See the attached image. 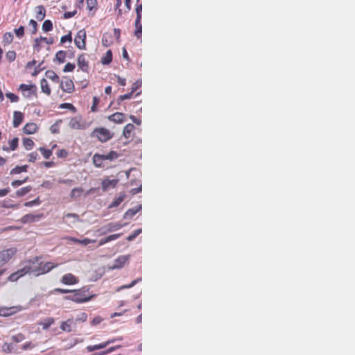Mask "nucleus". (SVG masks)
<instances>
[{"label":"nucleus","instance_id":"nucleus-11","mask_svg":"<svg viewBox=\"0 0 355 355\" xmlns=\"http://www.w3.org/2000/svg\"><path fill=\"white\" fill-rule=\"evenodd\" d=\"M130 259V255H121L117 257L114 261V263L112 266V269H119L122 268L125 266L126 263L128 262Z\"/></svg>","mask_w":355,"mask_h":355},{"label":"nucleus","instance_id":"nucleus-32","mask_svg":"<svg viewBox=\"0 0 355 355\" xmlns=\"http://www.w3.org/2000/svg\"><path fill=\"white\" fill-rule=\"evenodd\" d=\"M22 143L26 150H31L34 147V142L32 139L24 138Z\"/></svg>","mask_w":355,"mask_h":355},{"label":"nucleus","instance_id":"nucleus-63","mask_svg":"<svg viewBox=\"0 0 355 355\" xmlns=\"http://www.w3.org/2000/svg\"><path fill=\"white\" fill-rule=\"evenodd\" d=\"M77 13V11H73V12H66L63 14V18L65 19H70V17H73Z\"/></svg>","mask_w":355,"mask_h":355},{"label":"nucleus","instance_id":"nucleus-8","mask_svg":"<svg viewBox=\"0 0 355 355\" xmlns=\"http://www.w3.org/2000/svg\"><path fill=\"white\" fill-rule=\"evenodd\" d=\"M19 90L26 98H31L32 95L37 94V87L34 84L27 85L22 83L19 85Z\"/></svg>","mask_w":355,"mask_h":355},{"label":"nucleus","instance_id":"nucleus-38","mask_svg":"<svg viewBox=\"0 0 355 355\" xmlns=\"http://www.w3.org/2000/svg\"><path fill=\"white\" fill-rule=\"evenodd\" d=\"M42 36L40 37H36L33 41V49L37 51H40L42 48Z\"/></svg>","mask_w":355,"mask_h":355},{"label":"nucleus","instance_id":"nucleus-57","mask_svg":"<svg viewBox=\"0 0 355 355\" xmlns=\"http://www.w3.org/2000/svg\"><path fill=\"white\" fill-rule=\"evenodd\" d=\"M99 102V99L98 97L93 98V105L91 107V111L93 112H97V106Z\"/></svg>","mask_w":355,"mask_h":355},{"label":"nucleus","instance_id":"nucleus-29","mask_svg":"<svg viewBox=\"0 0 355 355\" xmlns=\"http://www.w3.org/2000/svg\"><path fill=\"white\" fill-rule=\"evenodd\" d=\"M105 161L104 155L95 154L93 157V162L96 166L101 167L103 162Z\"/></svg>","mask_w":355,"mask_h":355},{"label":"nucleus","instance_id":"nucleus-62","mask_svg":"<svg viewBox=\"0 0 355 355\" xmlns=\"http://www.w3.org/2000/svg\"><path fill=\"white\" fill-rule=\"evenodd\" d=\"M29 26H31L33 28L32 32H33V34H35V33H36V31H37V22L34 19H31L29 21Z\"/></svg>","mask_w":355,"mask_h":355},{"label":"nucleus","instance_id":"nucleus-17","mask_svg":"<svg viewBox=\"0 0 355 355\" xmlns=\"http://www.w3.org/2000/svg\"><path fill=\"white\" fill-rule=\"evenodd\" d=\"M37 124L34 122L26 123L23 128L24 132L26 134H33L38 130Z\"/></svg>","mask_w":355,"mask_h":355},{"label":"nucleus","instance_id":"nucleus-28","mask_svg":"<svg viewBox=\"0 0 355 355\" xmlns=\"http://www.w3.org/2000/svg\"><path fill=\"white\" fill-rule=\"evenodd\" d=\"M13 41V35L12 32H6L3 37L2 43L4 46L9 45Z\"/></svg>","mask_w":355,"mask_h":355},{"label":"nucleus","instance_id":"nucleus-24","mask_svg":"<svg viewBox=\"0 0 355 355\" xmlns=\"http://www.w3.org/2000/svg\"><path fill=\"white\" fill-rule=\"evenodd\" d=\"M40 88L41 91L45 93L47 95H50L51 93V90L48 84V81L46 78H42L40 80Z\"/></svg>","mask_w":355,"mask_h":355},{"label":"nucleus","instance_id":"nucleus-56","mask_svg":"<svg viewBox=\"0 0 355 355\" xmlns=\"http://www.w3.org/2000/svg\"><path fill=\"white\" fill-rule=\"evenodd\" d=\"M76 68V65L74 64H71V62H68L64 67L63 71L64 73H67V71H72Z\"/></svg>","mask_w":355,"mask_h":355},{"label":"nucleus","instance_id":"nucleus-23","mask_svg":"<svg viewBox=\"0 0 355 355\" xmlns=\"http://www.w3.org/2000/svg\"><path fill=\"white\" fill-rule=\"evenodd\" d=\"M141 19H136L135 21L134 35L137 38H141L142 34Z\"/></svg>","mask_w":355,"mask_h":355},{"label":"nucleus","instance_id":"nucleus-49","mask_svg":"<svg viewBox=\"0 0 355 355\" xmlns=\"http://www.w3.org/2000/svg\"><path fill=\"white\" fill-rule=\"evenodd\" d=\"M135 12L137 14L136 19H141L142 4L141 3H136Z\"/></svg>","mask_w":355,"mask_h":355},{"label":"nucleus","instance_id":"nucleus-15","mask_svg":"<svg viewBox=\"0 0 355 355\" xmlns=\"http://www.w3.org/2000/svg\"><path fill=\"white\" fill-rule=\"evenodd\" d=\"M69 128L74 130L84 129L85 125L82 123L80 118L73 117L69 121Z\"/></svg>","mask_w":355,"mask_h":355},{"label":"nucleus","instance_id":"nucleus-50","mask_svg":"<svg viewBox=\"0 0 355 355\" xmlns=\"http://www.w3.org/2000/svg\"><path fill=\"white\" fill-rule=\"evenodd\" d=\"M41 203V200L40 198H37L33 200L26 202L24 206L26 207H33L34 205H40Z\"/></svg>","mask_w":355,"mask_h":355},{"label":"nucleus","instance_id":"nucleus-18","mask_svg":"<svg viewBox=\"0 0 355 355\" xmlns=\"http://www.w3.org/2000/svg\"><path fill=\"white\" fill-rule=\"evenodd\" d=\"M108 119L114 123H121L125 121V115L123 113L116 112L110 115Z\"/></svg>","mask_w":355,"mask_h":355},{"label":"nucleus","instance_id":"nucleus-39","mask_svg":"<svg viewBox=\"0 0 355 355\" xmlns=\"http://www.w3.org/2000/svg\"><path fill=\"white\" fill-rule=\"evenodd\" d=\"M102 43L105 46H109L112 44V36L110 34L105 33L102 37Z\"/></svg>","mask_w":355,"mask_h":355},{"label":"nucleus","instance_id":"nucleus-27","mask_svg":"<svg viewBox=\"0 0 355 355\" xmlns=\"http://www.w3.org/2000/svg\"><path fill=\"white\" fill-rule=\"evenodd\" d=\"M72 319H68L62 322L60 324V329L62 331L70 332L71 331Z\"/></svg>","mask_w":355,"mask_h":355},{"label":"nucleus","instance_id":"nucleus-34","mask_svg":"<svg viewBox=\"0 0 355 355\" xmlns=\"http://www.w3.org/2000/svg\"><path fill=\"white\" fill-rule=\"evenodd\" d=\"M112 59V51L109 50L105 53V56L101 59V62L103 64H109L111 62Z\"/></svg>","mask_w":355,"mask_h":355},{"label":"nucleus","instance_id":"nucleus-53","mask_svg":"<svg viewBox=\"0 0 355 355\" xmlns=\"http://www.w3.org/2000/svg\"><path fill=\"white\" fill-rule=\"evenodd\" d=\"M141 232V229H138L135 230L130 236H128L126 239L128 241H132L135 239L137 236H139V234Z\"/></svg>","mask_w":355,"mask_h":355},{"label":"nucleus","instance_id":"nucleus-55","mask_svg":"<svg viewBox=\"0 0 355 355\" xmlns=\"http://www.w3.org/2000/svg\"><path fill=\"white\" fill-rule=\"evenodd\" d=\"M68 154V152L66 150H64V148L58 150L56 153V155L58 158H66Z\"/></svg>","mask_w":355,"mask_h":355},{"label":"nucleus","instance_id":"nucleus-59","mask_svg":"<svg viewBox=\"0 0 355 355\" xmlns=\"http://www.w3.org/2000/svg\"><path fill=\"white\" fill-rule=\"evenodd\" d=\"M34 347H35V345L33 344V343L31 342V341H28V342L25 343L21 346V349H24V350H27V349H33Z\"/></svg>","mask_w":355,"mask_h":355},{"label":"nucleus","instance_id":"nucleus-64","mask_svg":"<svg viewBox=\"0 0 355 355\" xmlns=\"http://www.w3.org/2000/svg\"><path fill=\"white\" fill-rule=\"evenodd\" d=\"M121 235H122L121 233H118L117 234H112V235L107 236L106 240H107V242H110L112 240L119 239Z\"/></svg>","mask_w":355,"mask_h":355},{"label":"nucleus","instance_id":"nucleus-21","mask_svg":"<svg viewBox=\"0 0 355 355\" xmlns=\"http://www.w3.org/2000/svg\"><path fill=\"white\" fill-rule=\"evenodd\" d=\"M45 76L47 78L50 79L55 83H60V77L56 73V72L52 69H48L45 73Z\"/></svg>","mask_w":355,"mask_h":355},{"label":"nucleus","instance_id":"nucleus-14","mask_svg":"<svg viewBox=\"0 0 355 355\" xmlns=\"http://www.w3.org/2000/svg\"><path fill=\"white\" fill-rule=\"evenodd\" d=\"M78 67L83 71H87L89 67V62L86 60L85 55L84 53L78 55L77 59Z\"/></svg>","mask_w":355,"mask_h":355},{"label":"nucleus","instance_id":"nucleus-26","mask_svg":"<svg viewBox=\"0 0 355 355\" xmlns=\"http://www.w3.org/2000/svg\"><path fill=\"white\" fill-rule=\"evenodd\" d=\"M13 307H0V316H10L15 313Z\"/></svg>","mask_w":355,"mask_h":355},{"label":"nucleus","instance_id":"nucleus-13","mask_svg":"<svg viewBox=\"0 0 355 355\" xmlns=\"http://www.w3.org/2000/svg\"><path fill=\"white\" fill-rule=\"evenodd\" d=\"M118 183V179H111L110 180L109 178H105L101 182L102 189L104 191H106L109 189H111V188L115 187Z\"/></svg>","mask_w":355,"mask_h":355},{"label":"nucleus","instance_id":"nucleus-60","mask_svg":"<svg viewBox=\"0 0 355 355\" xmlns=\"http://www.w3.org/2000/svg\"><path fill=\"white\" fill-rule=\"evenodd\" d=\"M38 158V154L36 152H33L28 155V161L35 162Z\"/></svg>","mask_w":355,"mask_h":355},{"label":"nucleus","instance_id":"nucleus-51","mask_svg":"<svg viewBox=\"0 0 355 355\" xmlns=\"http://www.w3.org/2000/svg\"><path fill=\"white\" fill-rule=\"evenodd\" d=\"M6 97L9 98L12 102H17L19 100L17 94L12 92L6 93Z\"/></svg>","mask_w":355,"mask_h":355},{"label":"nucleus","instance_id":"nucleus-44","mask_svg":"<svg viewBox=\"0 0 355 355\" xmlns=\"http://www.w3.org/2000/svg\"><path fill=\"white\" fill-rule=\"evenodd\" d=\"M26 336L23 333H19L12 336V340L15 343H19L25 340Z\"/></svg>","mask_w":355,"mask_h":355},{"label":"nucleus","instance_id":"nucleus-3","mask_svg":"<svg viewBox=\"0 0 355 355\" xmlns=\"http://www.w3.org/2000/svg\"><path fill=\"white\" fill-rule=\"evenodd\" d=\"M113 136L114 133L105 128H97L90 134L91 137H96L102 143L107 142V141L111 139Z\"/></svg>","mask_w":355,"mask_h":355},{"label":"nucleus","instance_id":"nucleus-41","mask_svg":"<svg viewBox=\"0 0 355 355\" xmlns=\"http://www.w3.org/2000/svg\"><path fill=\"white\" fill-rule=\"evenodd\" d=\"M27 171V166H16L13 168L11 171L10 174H20V173L26 171Z\"/></svg>","mask_w":355,"mask_h":355},{"label":"nucleus","instance_id":"nucleus-25","mask_svg":"<svg viewBox=\"0 0 355 355\" xmlns=\"http://www.w3.org/2000/svg\"><path fill=\"white\" fill-rule=\"evenodd\" d=\"M135 130V126L132 123H128L125 125L123 131V135L125 138H130L132 136V132Z\"/></svg>","mask_w":355,"mask_h":355},{"label":"nucleus","instance_id":"nucleus-54","mask_svg":"<svg viewBox=\"0 0 355 355\" xmlns=\"http://www.w3.org/2000/svg\"><path fill=\"white\" fill-rule=\"evenodd\" d=\"M15 33L17 37L21 38L24 35V28L19 26L18 28L15 29Z\"/></svg>","mask_w":355,"mask_h":355},{"label":"nucleus","instance_id":"nucleus-10","mask_svg":"<svg viewBox=\"0 0 355 355\" xmlns=\"http://www.w3.org/2000/svg\"><path fill=\"white\" fill-rule=\"evenodd\" d=\"M122 338H117L108 340L105 342L101 343L100 344L96 345H89L86 347L88 352H92L94 350L103 349L107 345H110V343H114L116 340H121Z\"/></svg>","mask_w":355,"mask_h":355},{"label":"nucleus","instance_id":"nucleus-4","mask_svg":"<svg viewBox=\"0 0 355 355\" xmlns=\"http://www.w3.org/2000/svg\"><path fill=\"white\" fill-rule=\"evenodd\" d=\"M17 252L15 247L6 248L0 250V268L11 261Z\"/></svg>","mask_w":355,"mask_h":355},{"label":"nucleus","instance_id":"nucleus-43","mask_svg":"<svg viewBox=\"0 0 355 355\" xmlns=\"http://www.w3.org/2000/svg\"><path fill=\"white\" fill-rule=\"evenodd\" d=\"M39 150L42 154L44 157L47 159L50 158L51 155H52V150H47V148L44 147H40Z\"/></svg>","mask_w":355,"mask_h":355},{"label":"nucleus","instance_id":"nucleus-46","mask_svg":"<svg viewBox=\"0 0 355 355\" xmlns=\"http://www.w3.org/2000/svg\"><path fill=\"white\" fill-rule=\"evenodd\" d=\"M16 58V53L14 51H9L6 53V59L9 62H13Z\"/></svg>","mask_w":355,"mask_h":355},{"label":"nucleus","instance_id":"nucleus-58","mask_svg":"<svg viewBox=\"0 0 355 355\" xmlns=\"http://www.w3.org/2000/svg\"><path fill=\"white\" fill-rule=\"evenodd\" d=\"M67 41H69V42H71L72 41V36L71 32H69V34L64 35L61 37L60 42L62 44L67 42Z\"/></svg>","mask_w":355,"mask_h":355},{"label":"nucleus","instance_id":"nucleus-40","mask_svg":"<svg viewBox=\"0 0 355 355\" xmlns=\"http://www.w3.org/2000/svg\"><path fill=\"white\" fill-rule=\"evenodd\" d=\"M66 58V52L64 51H58L55 53V59L61 63H63L65 61Z\"/></svg>","mask_w":355,"mask_h":355},{"label":"nucleus","instance_id":"nucleus-16","mask_svg":"<svg viewBox=\"0 0 355 355\" xmlns=\"http://www.w3.org/2000/svg\"><path fill=\"white\" fill-rule=\"evenodd\" d=\"M19 138L18 137H14L11 140L9 141L8 146H3L2 149L3 151L9 152V151H14L15 149L17 148L19 146Z\"/></svg>","mask_w":355,"mask_h":355},{"label":"nucleus","instance_id":"nucleus-61","mask_svg":"<svg viewBox=\"0 0 355 355\" xmlns=\"http://www.w3.org/2000/svg\"><path fill=\"white\" fill-rule=\"evenodd\" d=\"M28 178L23 179L22 180H15L12 182V186L14 187H17L26 182Z\"/></svg>","mask_w":355,"mask_h":355},{"label":"nucleus","instance_id":"nucleus-48","mask_svg":"<svg viewBox=\"0 0 355 355\" xmlns=\"http://www.w3.org/2000/svg\"><path fill=\"white\" fill-rule=\"evenodd\" d=\"M139 209H135V208H131V209H128L125 214L124 217L125 218H132V216H134L136 214V213L139 211Z\"/></svg>","mask_w":355,"mask_h":355},{"label":"nucleus","instance_id":"nucleus-30","mask_svg":"<svg viewBox=\"0 0 355 355\" xmlns=\"http://www.w3.org/2000/svg\"><path fill=\"white\" fill-rule=\"evenodd\" d=\"M32 190V187L28 185L26 187H21L20 189L16 191L17 197H23Z\"/></svg>","mask_w":355,"mask_h":355},{"label":"nucleus","instance_id":"nucleus-12","mask_svg":"<svg viewBox=\"0 0 355 355\" xmlns=\"http://www.w3.org/2000/svg\"><path fill=\"white\" fill-rule=\"evenodd\" d=\"M61 282L65 285H75L79 282V279L73 274L68 273L62 276Z\"/></svg>","mask_w":355,"mask_h":355},{"label":"nucleus","instance_id":"nucleus-20","mask_svg":"<svg viewBox=\"0 0 355 355\" xmlns=\"http://www.w3.org/2000/svg\"><path fill=\"white\" fill-rule=\"evenodd\" d=\"M42 214H40V215H34V214H26L21 217V221L23 223H33V222L40 220V218L42 217Z\"/></svg>","mask_w":355,"mask_h":355},{"label":"nucleus","instance_id":"nucleus-2","mask_svg":"<svg viewBox=\"0 0 355 355\" xmlns=\"http://www.w3.org/2000/svg\"><path fill=\"white\" fill-rule=\"evenodd\" d=\"M96 294L90 292V286H84L80 289L71 290V294L65 295L64 300L76 303H85L94 299Z\"/></svg>","mask_w":355,"mask_h":355},{"label":"nucleus","instance_id":"nucleus-33","mask_svg":"<svg viewBox=\"0 0 355 355\" xmlns=\"http://www.w3.org/2000/svg\"><path fill=\"white\" fill-rule=\"evenodd\" d=\"M87 7L90 12H95L97 9L98 1L97 0H87Z\"/></svg>","mask_w":355,"mask_h":355},{"label":"nucleus","instance_id":"nucleus-52","mask_svg":"<svg viewBox=\"0 0 355 355\" xmlns=\"http://www.w3.org/2000/svg\"><path fill=\"white\" fill-rule=\"evenodd\" d=\"M3 350L6 353H11L13 349V347L12 344H9V343H4L2 346Z\"/></svg>","mask_w":355,"mask_h":355},{"label":"nucleus","instance_id":"nucleus-45","mask_svg":"<svg viewBox=\"0 0 355 355\" xmlns=\"http://www.w3.org/2000/svg\"><path fill=\"white\" fill-rule=\"evenodd\" d=\"M124 198H125V194H123L122 196L118 197L116 199H115L114 201H112L110 207H118L120 205V203L123 201Z\"/></svg>","mask_w":355,"mask_h":355},{"label":"nucleus","instance_id":"nucleus-31","mask_svg":"<svg viewBox=\"0 0 355 355\" xmlns=\"http://www.w3.org/2000/svg\"><path fill=\"white\" fill-rule=\"evenodd\" d=\"M55 322L53 318H46L40 323L43 329H48Z\"/></svg>","mask_w":355,"mask_h":355},{"label":"nucleus","instance_id":"nucleus-1","mask_svg":"<svg viewBox=\"0 0 355 355\" xmlns=\"http://www.w3.org/2000/svg\"><path fill=\"white\" fill-rule=\"evenodd\" d=\"M40 259L41 257L36 256L33 259L28 260L31 269V274H33L35 276L47 274L48 272L57 268L58 266V263H55L51 261L39 263Z\"/></svg>","mask_w":355,"mask_h":355},{"label":"nucleus","instance_id":"nucleus-42","mask_svg":"<svg viewBox=\"0 0 355 355\" xmlns=\"http://www.w3.org/2000/svg\"><path fill=\"white\" fill-rule=\"evenodd\" d=\"M103 155L105 160H112L119 157V154L114 151H111L107 154Z\"/></svg>","mask_w":355,"mask_h":355},{"label":"nucleus","instance_id":"nucleus-7","mask_svg":"<svg viewBox=\"0 0 355 355\" xmlns=\"http://www.w3.org/2000/svg\"><path fill=\"white\" fill-rule=\"evenodd\" d=\"M86 31L84 29L78 31L75 37L74 42L80 50H85L86 48Z\"/></svg>","mask_w":355,"mask_h":355},{"label":"nucleus","instance_id":"nucleus-37","mask_svg":"<svg viewBox=\"0 0 355 355\" xmlns=\"http://www.w3.org/2000/svg\"><path fill=\"white\" fill-rule=\"evenodd\" d=\"M53 23L50 20L44 21L42 25V29L45 32L50 31L53 30Z\"/></svg>","mask_w":355,"mask_h":355},{"label":"nucleus","instance_id":"nucleus-5","mask_svg":"<svg viewBox=\"0 0 355 355\" xmlns=\"http://www.w3.org/2000/svg\"><path fill=\"white\" fill-rule=\"evenodd\" d=\"M24 266L23 268L17 270L15 272H13L12 274H11L8 277V280L10 282H15V281L20 279V277H22L25 276L27 274H31V269L29 266V263H28V260L25 261L23 263Z\"/></svg>","mask_w":355,"mask_h":355},{"label":"nucleus","instance_id":"nucleus-35","mask_svg":"<svg viewBox=\"0 0 355 355\" xmlns=\"http://www.w3.org/2000/svg\"><path fill=\"white\" fill-rule=\"evenodd\" d=\"M72 241L76 242V243H80V244H82L83 245H89L90 243H94V242H96V240H92L90 239H87V238H85V239H76V238H73L71 239Z\"/></svg>","mask_w":355,"mask_h":355},{"label":"nucleus","instance_id":"nucleus-19","mask_svg":"<svg viewBox=\"0 0 355 355\" xmlns=\"http://www.w3.org/2000/svg\"><path fill=\"white\" fill-rule=\"evenodd\" d=\"M24 120V114L15 111L13 112L12 125L14 128H18Z\"/></svg>","mask_w":355,"mask_h":355},{"label":"nucleus","instance_id":"nucleus-9","mask_svg":"<svg viewBox=\"0 0 355 355\" xmlns=\"http://www.w3.org/2000/svg\"><path fill=\"white\" fill-rule=\"evenodd\" d=\"M122 227L123 225L119 223H110L103 226L101 229L98 230V232H99L100 235H105V234L107 232L119 230V229L122 228Z\"/></svg>","mask_w":355,"mask_h":355},{"label":"nucleus","instance_id":"nucleus-6","mask_svg":"<svg viewBox=\"0 0 355 355\" xmlns=\"http://www.w3.org/2000/svg\"><path fill=\"white\" fill-rule=\"evenodd\" d=\"M60 86L62 91L71 94L75 91V85L69 77L64 76L60 82Z\"/></svg>","mask_w":355,"mask_h":355},{"label":"nucleus","instance_id":"nucleus-47","mask_svg":"<svg viewBox=\"0 0 355 355\" xmlns=\"http://www.w3.org/2000/svg\"><path fill=\"white\" fill-rule=\"evenodd\" d=\"M133 92L132 91L129 93L122 94L121 96H119L118 98V104H120L121 101L125 100V99H130L132 98Z\"/></svg>","mask_w":355,"mask_h":355},{"label":"nucleus","instance_id":"nucleus-22","mask_svg":"<svg viewBox=\"0 0 355 355\" xmlns=\"http://www.w3.org/2000/svg\"><path fill=\"white\" fill-rule=\"evenodd\" d=\"M35 17L38 21H42L46 16V10L44 6H37L35 7Z\"/></svg>","mask_w":355,"mask_h":355},{"label":"nucleus","instance_id":"nucleus-36","mask_svg":"<svg viewBox=\"0 0 355 355\" xmlns=\"http://www.w3.org/2000/svg\"><path fill=\"white\" fill-rule=\"evenodd\" d=\"M83 191H84L81 187H76L71 191L70 196L71 198H77L80 196Z\"/></svg>","mask_w":355,"mask_h":355}]
</instances>
